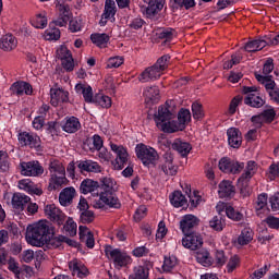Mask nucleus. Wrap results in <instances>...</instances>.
Listing matches in <instances>:
<instances>
[{
    "label": "nucleus",
    "mask_w": 279,
    "mask_h": 279,
    "mask_svg": "<svg viewBox=\"0 0 279 279\" xmlns=\"http://www.w3.org/2000/svg\"><path fill=\"white\" fill-rule=\"evenodd\" d=\"M10 92L16 97H23L24 95H33L34 88L32 84L25 81H16L11 85Z\"/></svg>",
    "instance_id": "obj_18"
},
{
    "label": "nucleus",
    "mask_w": 279,
    "mask_h": 279,
    "mask_svg": "<svg viewBox=\"0 0 279 279\" xmlns=\"http://www.w3.org/2000/svg\"><path fill=\"white\" fill-rule=\"evenodd\" d=\"M57 8L59 10V16L70 22L73 13H71V8L68 4H63L61 2L57 3Z\"/></svg>",
    "instance_id": "obj_46"
},
{
    "label": "nucleus",
    "mask_w": 279,
    "mask_h": 279,
    "mask_svg": "<svg viewBox=\"0 0 279 279\" xmlns=\"http://www.w3.org/2000/svg\"><path fill=\"white\" fill-rule=\"evenodd\" d=\"M228 144L233 149H239L243 143V135L241 134V130L238 128H230L227 130Z\"/></svg>",
    "instance_id": "obj_21"
},
{
    "label": "nucleus",
    "mask_w": 279,
    "mask_h": 279,
    "mask_svg": "<svg viewBox=\"0 0 279 279\" xmlns=\"http://www.w3.org/2000/svg\"><path fill=\"white\" fill-rule=\"evenodd\" d=\"M173 113L169 110V107L159 106L158 111L155 113V123L161 132L165 134H171Z\"/></svg>",
    "instance_id": "obj_4"
},
{
    "label": "nucleus",
    "mask_w": 279,
    "mask_h": 279,
    "mask_svg": "<svg viewBox=\"0 0 279 279\" xmlns=\"http://www.w3.org/2000/svg\"><path fill=\"white\" fill-rule=\"evenodd\" d=\"M8 263V269L9 271H12L14 274L16 279L21 278V268L19 267V263H16V259L14 257H10Z\"/></svg>",
    "instance_id": "obj_50"
},
{
    "label": "nucleus",
    "mask_w": 279,
    "mask_h": 279,
    "mask_svg": "<svg viewBox=\"0 0 279 279\" xmlns=\"http://www.w3.org/2000/svg\"><path fill=\"white\" fill-rule=\"evenodd\" d=\"M0 49L3 51H12V49H16V37L13 35H3L0 38Z\"/></svg>",
    "instance_id": "obj_36"
},
{
    "label": "nucleus",
    "mask_w": 279,
    "mask_h": 279,
    "mask_svg": "<svg viewBox=\"0 0 279 279\" xmlns=\"http://www.w3.org/2000/svg\"><path fill=\"white\" fill-rule=\"evenodd\" d=\"M102 15L104 19H109L111 23H114V21H117V19L114 17L117 15V2H114V0L105 1V9Z\"/></svg>",
    "instance_id": "obj_31"
},
{
    "label": "nucleus",
    "mask_w": 279,
    "mask_h": 279,
    "mask_svg": "<svg viewBox=\"0 0 279 279\" xmlns=\"http://www.w3.org/2000/svg\"><path fill=\"white\" fill-rule=\"evenodd\" d=\"M218 215L214 216L213 219L209 221L210 228L213 230H216L217 232H221L223 228H226V216H223V211L221 209V206H217Z\"/></svg>",
    "instance_id": "obj_28"
},
{
    "label": "nucleus",
    "mask_w": 279,
    "mask_h": 279,
    "mask_svg": "<svg viewBox=\"0 0 279 279\" xmlns=\"http://www.w3.org/2000/svg\"><path fill=\"white\" fill-rule=\"evenodd\" d=\"M267 199H269V196L267 193H262L257 196V202H256V210H263V208H267Z\"/></svg>",
    "instance_id": "obj_58"
},
{
    "label": "nucleus",
    "mask_w": 279,
    "mask_h": 279,
    "mask_svg": "<svg viewBox=\"0 0 279 279\" xmlns=\"http://www.w3.org/2000/svg\"><path fill=\"white\" fill-rule=\"evenodd\" d=\"M90 40L96 47L101 49L110 43V36L106 33H94L90 35Z\"/></svg>",
    "instance_id": "obj_37"
},
{
    "label": "nucleus",
    "mask_w": 279,
    "mask_h": 279,
    "mask_svg": "<svg viewBox=\"0 0 279 279\" xmlns=\"http://www.w3.org/2000/svg\"><path fill=\"white\" fill-rule=\"evenodd\" d=\"M45 215L52 221V223H56L57 226H64V221L66 220V215L60 210L56 206V204H49L45 206Z\"/></svg>",
    "instance_id": "obj_11"
},
{
    "label": "nucleus",
    "mask_w": 279,
    "mask_h": 279,
    "mask_svg": "<svg viewBox=\"0 0 279 279\" xmlns=\"http://www.w3.org/2000/svg\"><path fill=\"white\" fill-rule=\"evenodd\" d=\"M133 271L129 279H149V268L145 266H136Z\"/></svg>",
    "instance_id": "obj_43"
},
{
    "label": "nucleus",
    "mask_w": 279,
    "mask_h": 279,
    "mask_svg": "<svg viewBox=\"0 0 279 279\" xmlns=\"http://www.w3.org/2000/svg\"><path fill=\"white\" fill-rule=\"evenodd\" d=\"M182 245L186 250H199V247L204 245V238H202V234L197 232L184 234V238L182 239Z\"/></svg>",
    "instance_id": "obj_15"
},
{
    "label": "nucleus",
    "mask_w": 279,
    "mask_h": 279,
    "mask_svg": "<svg viewBox=\"0 0 279 279\" xmlns=\"http://www.w3.org/2000/svg\"><path fill=\"white\" fill-rule=\"evenodd\" d=\"M252 241H254V230L250 227H245L238 235L236 243L243 247L245 245H250Z\"/></svg>",
    "instance_id": "obj_29"
},
{
    "label": "nucleus",
    "mask_w": 279,
    "mask_h": 279,
    "mask_svg": "<svg viewBox=\"0 0 279 279\" xmlns=\"http://www.w3.org/2000/svg\"><path fill=\"white\" fill-rule=\"evenodd\" d=\"M17 141L21 147H28V149H35V151H45L43 140L36 133L27 131L21 132L17 135Z\"/></svg>",
    "instance_id": "obj_5"
},
{
    "label": "nucleus",
    "mask_w": 279,
    "mask_h": 279,
    "mask_svg": "<svg viewBox=\"0 0 279 279\" xmlns=\"http://www.w3.org/2000/svg\"><path fill=\"white\" fill-rule=\"evenodd\" d=\"M60 128L66 134H76L82 130V122H80V118L74 116H68L60 122Z\"/></svg>",
    "instance_id": "obj_14"
},
{
    "label": "nucleus",
    "mask_w": 279,
    "mask_h": 279,
    "mask_svg": "<svg viewBox=\"0 0 279 279\" xmlns=\"http://www.w3.org/2000/svg\"><path fill=\"white\" fill-rule=\"evenodd\" d=\"M197 226H199V218L191 214L183 216L180 220V230L183 234L192 233Z\"/></svg>",
    "instance_id": "obj_17"
},
{
    "label": "nucleus",
    "mask_w": 279,
    "mask_h": 279,
    "mask_svg": "<svg viewBox=\"0 0 279 279\" xmlns=\"http://www.w3.org/2000/svg\"><path fill=\"white\" fill-rule=\"evenodd\" d=\"M174 34H175V29L171 27L159 28L156 32V36L159 38V40H166V43H171V40H173Z\"/></svg>",
    "instance_id": "obj_41"
},
{
    "label": "nucleus",
    "mask_w": 279,
    "mask_h": 279,
    "mask_svg": "<svg viewBox=\"0 0 279 279\" xmlns=\"http://www.w3.org/2000/svg\"><path fill=\"white\" fill-rule=\"evenodd\" d=\"M44 37L46 40H60V29L56 26L51 27V24H49L48 29L45 31Z\"/></svg>",
    "instance_id": "obj_47"
},
{
    "label": "nucleus",
    "mask_w": 279,
    "mask_h": 279,
    "mask_svg": "<svg viewBox=\"0 0 279 279\" xmlns=\"http://www.w3.org/2000/svg\"><path fill=\"white\" fill-rule=\"evenodd\" d=\"M192 114L193 119L195 121H202L206 117V113L204 112V106L202 104L195 101L192 104Z\"/></svg>",
    "instance_id": "obj_45"
},
{
    "label": "nucleus",
    "mask_w": 279,
    "mask_h": 279,
    "mask_svg": "<svg viewBox=\"0 0 279 279\" xmlns=\"http://www.w3.org/2000/svg\"><path fill=\"white\" fill-rule=\"evenodd\" d=\"M244 104L251 106V108H263L265 106V100L256 94H250L244 98Z\"/></svg>",
    "instance_id": "obj_39"
},
{
    "label": "nucleus",
    "mask_w": 279,
    "mask_h": 279,
    "mask_svg": "<svg viewBox=\"0 0 279 279\" xmlns=\"http://www.w3.org/2000/svg\"><path fill=\"white\" fill-rule=\"evenodd\" d=\"M169 199L171 206H173L174 208H182L187 204L186 196L182 194V191H174L170 194Z\"/></svg>",
    "instance_id": "obj_33"
},
{
    "label": "nucleus",
    "mask_w": 279,
    "mask_h": 279,
    "mask_svg": "<svg viewBox=\"0 0 279 279\" xmlns=\"http://www.w3.org/2000/svg\"><path fill=\"white\" fill-rule=\"evenodd\" d=\"M241 101H243V96H240V95H238L231 99L229 109H228V114L230 117H232L233 114L236 113V108H239V104H241Z\"/></svg>",
    "instance_id": "obj_52"
},
{
    "label": "nucleus",
    "mask_w": 279,
    "mask_h": 279,
    "mask_svg": "<svg viewBox=\"0 0 279 279\" xmlns=\"http://www.w3.org/2000/svg\"><path fill=\"white\" fill-rule=\"evenodd\" d=\"M191 121V110L189 109H180L178 113V120H172V130H170L171 134L174 132H184L186 130V123Z\"/></svg>",
    "instance_id": "obj_12"
},
{
    "label": "nucleus",
    "mask_w": 279,
    "mask_h": 279,
    "mask_svg": "<svg viewBox=\"0 0 279 279\" xmlns=\"http://www.w3.org/2000/svg\"><path fill=\"white\" fill-rule=\"evenodd\" d=\"M123 62H124L123 57H111L107 61V69H119V66H121Z\"/></svg>",
    "instance_id": "obj_55"
},
{
    "label": "nucleus",
    "mask_w": 279,
    "mask_h": 279,
    "mask_svg": "<svg viewBox=\"0 0 279 279\" xmlns=\"http://www.w3.org/2000/svg\"><path fill=\"white\" fill-rule=\"evenodd\" d=\"M66 184H69L66 174L52 173L49 180L48 191H60V189L66 186Z\"/></svg>",
    "instance_id": "obj_23"
},
{
    "label": "nucleus",
    "mask_w": 279,
    "mask_h": 279,
    "mask_svg": "<svg viewBox=\"0 0 279 279\" xmlns=\"http://www.w3.org/2000/svg\"><path fill=\"white\" fill-rule=\"evenodd\" d=\"M105 254L108 258H111L114 267L118 269L132 264V257L128 253L122 252L121 248H113L111 245H108L105 247Z\"/></svg>",
    "instance_id": "obj_6"
},
{
    "label": "nucleus",
    "mask_w": 279,
    "mask_h": 279,
    "mask_svg": "<svg viewBox=\"0 0 279 279\" xmlns=\"http://www.w3.org/2000/svg\"><path fill=\"white\" fill-rule=\"evenodd\" d=\"M266 223L268 228H271L272 230H279V218L275 216H268L266 218Z\"/></svg>",
    "instance_id": "obj_64"
},
{
    "label": "nucleus",
    "mask_w": 279,
    "mask_h": 279,
    "mask_svg": "<svg viewBox=\"0 0 279 279\" xmlns=\"http://www.w3.org/2000/svg\"><path fill=\"white\" fill-rule=\"evenodd\" d=\"M80 221L84 225L93 223L95 221V211L89 209L81 211Z\"/></svg>",
    "instance_id": "obj_51"
},
{
    "label": "nucleus",
    "mask_w": 279,
    "mask_h": 279,
    "mask_svg": "<svg viewBox=\"0 0 279 279\" xmlns=\"http://www.w3.org/2000/svg\"><path fill=\"white\" fill-rule=\"evenodd\" d=\"M255 78L259 84H263L268 93H271V90H276V81L274 80L272 75H262L255 72Z\"/></svg>",
    "instance_id": "obj_35"
},
{
    "label": "nucleus",
    "mask_w": 279,
    "mask_h": 279,
    "mask_svg": "<svg viewBox=\"0 0 279 279\" xmlns=\"http://www.w3.org/2000/svg\"><path fill=\"white\" fill-rule=\"evenodd\" d=\"M50 173H56V175H66V169L60 161H51L49 165Z\"/></svg>",
    "instance_id": "obj_48"
},
{
    "label": "nucleus",
    "mask_w": 279,
    "mask_h": 279,
    "mask_svg": "<svg viewBox=\"0 0 279 279\" xmlns=\"http://www.w3.org/2000/svg\"><path fill=\"white\" fill-rule=\"evenodd\" d=\"M165 162L159 166L165 175H175L178 173V167L173 166V155L171 153L163 154Z\"/></svg>",
    "instance_id": "obj_22"
},
{
    "label": "nucleus",
    "mask_w": 279,
    "mask_h": 279,
    "mask_svg": "<svg viewBox=\"0 0 279 279\" xmlns=\"http://www.w3.org/2000/svg\"><path fill=\"white\" fill-rule=\"evenodd\" d=\"M144 97L148 104H158L160 101V89H158V86L146 87Z\"/></svg>",
    "instance_id": "obj_34"
},
{
    "label": "nucleus",
    "mask_w": 279,
    "mask_h": 279,
    "mask_svg": "<svg viewBox=\"0 0 279 279\" xmlns=\"http://www.w3.org/2000/svg\"><path fill=\"white\" fill-rule=\"evenodd\" d=\"M46 132L47 134H51V136L58 135V133L60 132V126L58 125V122L49 121L47 123Z\"/></svg>",
    "instance_id": "obj_61"
},
{
    "label": "nucleus",
    "mask_w": 279,
    "mask_h": 279,
    "mask_svg": "<svg viewBox=\"0 0 279 279\" xmlns=\"http://www.w3.org/2000/svg\"><path fill=\"white\" fill-rule=\"evenodd\" d=\"M175 265H178V260L175 259V257H165L162 269L163 271L169 274V271H171L173 267H175Z\"/></svg>",
    "instance_id": "obj_54"
},
{
    "label": "nucleus",
    "mask_w": 279,
    "mask_h": 279,
    "mask_svg": "<svg viewBox=\"0 0 279 279\" xmlns=\"http://www.w3.org/2000/svg\"><path fill=\"white\" fill-rule=\"evenodd\" d=\"M10 171V160L3 150H0V173H8Z\"/></svg>",
    "instance_id": "obj_53"
},
{
    "label": "nucleus",
    "mask_w": 279,
    "mask_h": 279,
    "mask_svg": "<svg viewBox=\"0 0 279 279\" xmlns=\"http://www.w3.org/2000/svg\"><path fill=\"white\" fill-rule=\"evenodd\" d=\"M172 149L174 151H178L182 158H186L189 154H191V149H193V146H191V143L189 142H182V140H174L172 143Z\"/></svg>",
    "instance_id": "obj_30"
},
{
    "label": "nucleus",
    "mask_w": 279,
    "mask_h": 279,
    "mask_svg": "<svg viewBox=\"0 0 279 279\" xmlns=\"http://www.w3.org/2000/svg\"><path fill=\"white\" fill-rule=\"evenodd\" d=\"M26 241L34 247H43L47 243H51L54 247H60L63 243L73 245V240L64 236H56V228L47 220H41L35 226H28L26 230Z\"/></svg>",
    "instance_id": "obj_1"
},
{
    "label": "nucleus",
    "mask_w": 279,
    "mask_h": 279,
    "mask_svg": "<svg viewBox=\"0 0 279 279\" xmlns=\"http://www.w3.org/2000/svg\"><path fill=\"white\" fill-rule=\"evenodd\" d=\"M220 209H222V214L225 213L231 221H243L245 219L243 213L235 209L230 203H222Z\"/></svg>",
    "instance_id": "obj_24"
},
{
    "label": "nucleus",
    "mask_w": 279,
    "mask_h": 279,
    "mask_svg": "<svg viewBox=\"0 0 279 279\" xmlns=\"http://www.w3.org/2000/svg\"><path fill=\"white\" fill-rule=\"evenodd\" d=\"M50 98L51 106L57 108V106H60V104H69V92L62 88H51Z\"/></svg>",
    "instance_id": "obj_20"
},
{
    "label": "nucleus",
    "mask_w": 279,
    "mask_h": 279,
    "mask_svg": "<svg viewBox=\"0 0 279 279\" xmlns=\"http://www.w3.org/2000/svg\"><path fill=\"white\" fill-rule=\"evenodd\" d=\"M218 167L222 173L239 175V173L245 169V162L229 157H222L219 160Z\"/></svg>",
    "instance_id": "obj_7"
},
{
    "label": "nucleus",
    "mask_w": 279,
    "mask_h": 279,
    "mask_svg": "<svg viewBox=\"0 0 279 279\" xmlns=\"http://www.w3.org/2000/svg\"><path fill=\"white\" fill-rule=\"evenodd\" d=\"M111 151L116 154V163L114 169L117 171H122V169H125V166L128 165V160L130 158V154H128V148L123 147V145H117V144H110Z\"/></svg>",
    "instance_id": "obj_10"
},
{
    "label": "nucleus",
    "mask_w": 279,
    "mask_h": 279,
    "mask_svg": "<svg viewBox=\"0 0 279 279\" xmlns=\"http://www.w3.org/2000/svg\"><path fill=\"white\" fill-rule=\"evenodd\" d=\"M32 202V198L24 193H14L12 196L11 204L15 210H25V206H27Z\"/></svg>",
    "instance_id": "obj_25"
},
{
    "label": "nucleus",
    "mask_w": 279,
    "mask_h": 279,
    "mask_svg": "<svg viewBox=\"0 0 279 279\" xmlns=\"http://www.w3.org/2000/svg\"><path fill=\"white\" fill-rule=\"evenodd\" d=\"M63 230H65L69 236H75V234H77V223L73 218H68L66 222L63 225Z\"/></svg>",
    "instance_id": "obj_49"
},
{
    "label": "nucleus",
    "mask_w": 279,
    "mask_h": 279,
    "mask_svg": "<svg viewBox=\"0 0 279 279\" xmlns=\"http://www.w3.org/2000/svg\"><path fill=\"white\" fill-rule=\"evenodd\" d=\"M77 167L81 173H84V171H86L87 173H101V166L97 161L81 160L77 161Z\"/></svg>",
    "instance_id": "obj_26"
},
{
    "label": "nucleus",
    "mask_w": 279,
    "mask_h": 279,
    "mask_svg": "<svg viewBox=\"0 0 279 279\" xmlns=\"http://www.w3.org/2000/svg\"><path fill=\"white\" fill-rule=\"evenodd\" d=\"M270 208L274 213H278L279 210V192L275 193L269 197Z\"/></svg>",
    "instance_id": "obj_63"
},
{
    "label": "nucleus",
    "mask_w": 279,
    "mask_h": 279,
    "mask_svg": "<svg viewBox=\"0 0 279 279\" xmlns=\"http://www.w3.org/2000/svg\"><path fill=\"white\" fill-rule=\"evenodd\" d=\"M92 104L99 106L100 108L108 109L112 107V98L104 94H95L94 101Z\"/></svg>",
    "instance_id": "obj_38"
},
{
    "label": "nucleus",
    "mask_w": 279,
    "mask_h": 279,
    "mask_svg": "<svg viewBox=\"0 0 279 279\" xmlns=\"http://www.w3.org/2000/svg\"><path fill=\"white\" fill-rule=\"evenodd\" d=\"M20 172L27 178H38L45 173V168L38 160L22 161L20 163Z\"/></svg>",
    "instance_id": "obj_9"
},
{
    "label": "nucleus",
    "mask_w": 279,
    "mask_h": 279,
    "mask_svg": "<svg viewBox=\"0 0 279 279\" xmlns=\"http://www.w3.org/2000/svg\"><path fill=\"white\" fill-rule=\"evenodd\" d=\"M73 276H77V278H86L88 274V268L84 264L74 263L72 266H70Z\"/></svg>",
    "instance_id": "obj_42"
},
{
    "label": "nucleus",
    "mask_w": 279,
    "mask_h": 279,
    "mask_svg": "<svg viewBox=\"0 0 279 279\" xmlns=\"http://www.w3.org/2000/svg\"><path fill=\"white\" fill-rule=\"evenodd\" d=\"M73 197H75V187H65L59 194V203L61 206H69L73 202Z\"/></svg>",
    "instance_id": "obj_32"
},
{
    "label": "nucleus",
    "mask_w": 279,
    "mask_h": 279,
    "mask_svg": "<svg viewBox=\"0 0 279 279\" xmlns=\"http://www.w3.org/2000/svg\"><path fill=\"white\" fill-rule=\"evenodd\" d=\"M218 195L220 199H232L236 195V186L230 180H222L218 184Z\"/></svg>",
    "instance_id": "obj_16"
},
{
    "label": "nucleus",
    "mask_w": 279,
    "mask_h": 279,
    "mask_svg": "<svg viewBox=\"0 0 279 279\" xmlns=\"http://www.w3.org/2000/svg\"><path fill=\"white\" fill-rule=\"evenodd\" d=\"M83 97L86 104H93L95 100V96H93V87L87 85L85 89H83Z\"/></svg>",
    "instance_id": "obj_62"
},
{
    "label": "nucleus",
    "mask_w": 279,
    "mask_h": 279,
    "mask_svg": "<svg viewBox=\"0 0 279 279\" xmlns=\"http://www.w3.org/2000/svg\"><path fill=\"white\" fill-rule=\"evenodd\" d=\"M143 2L147 4L142 9L143 14H145L146 19H154L159 12H162L166 0H143Z\"/></svg>",
    "instance_id": "obj_13"
},
{
    "label": "nucleus",
    "mask_w": 279,
    "mask_h": 279,
    "mask_svg": "<svg viewBox=\"0 0 279 279\" xmlns=\"http://www.w3.org/2000/svg\"><path fill=\"white\" fill-rule=\"evenodd\" d=\"M100 201L96 202L94 208H114L119 210L121 208V201L114 193V181L111 178H104L101 185H99Z\"/></svg>",
    "instance_id": "obj_2"
},
{
    "label": "nucleus",
    "mask_w": 279,
    "mask_h": 279,
    "mask_svg": "<svg viewBox=\"0 0 279 279\" xmlns=\"http://www.w3.org/2000/svg\"><path fill=\"white\" fill-rule=\"evenodd\" d=\"M99 189V182L93 179H84L80 185V193H82V195H88V193H90L96 197H100Z\"/></svg>",
    "instance_id": "obj_19"
},
{
    "label": "nucleus",
    "mask_w": 279,
    "mask_h": 279,
    "mask_svg": "<svg viewBox=\"0 0 279 279\" xmlns=\"http://www.w3.org/2000/svg\"><path fill=\"white\" fill-rule=\"evenodd\" d=\"M69 29L73 34H75L77 32H82V20L77 19V17L70 20L69 21Z\"/></svg>",
    "instance_id": "obj_56"
},
{
    "label": "nucleus",
    "mask_w": 279,
    "mask_h": 279,
    "mask_svg": "<svg viewBox=\"0 0 279 279\" xmlns=\"http://www.w3.org/2000/svg\"><path fill=\"white\" fill-rule=\"evenodd\" d=\"M135 154L138 160H142L144 167H149V165H154V162H156V158H158V153L156 151V149L147 147V145L143 143L136 145Z\"/></svg>",
    "instance_id": "obj_8"
},
{
    "label": "nucleus",
    "mask_w": 279,
    "mask_h": 279,
    "mask_svg": "<svg viewBox=\"0 0 279 279\" xmlns=\"http://www.w3.org/2000/svg\"><path fill=\"white\" fill-rule=\"evenodd\" d=\"M170 60L171 56H161L154 65L146 68L138 75V82L145 84L147 82H156V80H160V76L162 75L163 71H167V69L169 68Z\"/></svg>",
    "instance_id": "obj_3"
},
{
    "label": "nucleus",
    "mask_w": 279,
    "mask_h": 279,
    "mask_svg": "<svg viewBox=\"0 0 279 279\" xmlns=\"http://www.w3.org/2000/svg\"><path fill=\"white\" fill-rule=\"evenodd\" d=\"M143 25H146V22L142 17H135L131 20L129 23L130 29H135V31L143 29Z\"/></svg>",
    "instance_id": "obj_60"
},
{
    "label": "nucleus",
    "mask_w": 279,
    "mask_h": 279,
    "mask_svg": "<svg viewBox=\"0 0 279 279\" xmlns=\"http://www.w3.org/2000/svg\"><path fill=\"white\" fill-rule=\"evenodd\" d=\"M196 260L203 267H210L213 265V257H210V253L208 251H201L196 253Z\"/></svg>",
    "instance_id": "obj_44"
},
{
    "label": "nucleus",
    "mask_w": 279,
    "mask_h": 279,
    "mask_svg": "<svg viewBox=\"0 0 279 279\" xmlns=\"http://www.w3.org/2000/svg\"><path fill=\"white\" fill-rule=\"evenodd\" d=\"M239 263H241L239 255L231 256L227 264L228 274H232V271H234V269H236V267H239Z\"/></svg>",
    "instance_id": "obj_59"
},
{
    "label": "nucleus",
    "mask_w": 279,
    "mask_h": 279,
    "mask_svg": "<svg viewBox=\"0 0 279 279\" xmlns=\"http://www.w3.org/2000/svg\"><path fill=\"white\" fill-rule=\"evenodd\" d=\"M31 25L36 29H45V27H47V13L41 12L36 14V16L31 20Z\"/></svg>",
    "instance_id": "obj_40"
},
{
    "label": "nucleus",
    "mask_w": 279,
    "mask_h": 279,
    "mask_svg": "<svg viewBox=\"0 0 279 279\" xmlns=\"http://www.w3.org/2000/svg\"><path fill=\"white\" fill-rule=\"evenodd\" d=\"M265 47H269V44L267 43V36L246 43L244 49L248 53H256V51H262V49H265Z\"/></svg>",
    "instance_id": "obj_27"
},
{
    "label": "nucleus",
    "mask_w": 279,
    "mask_h": 279,
    "mask_svg": "<svg viewBox=\"0 0 279 279\" xmlns=\"http://www.w3.org/2000/svg\"><path fill=\"white\" fill-rule=\"evenodd\" d=\"M260 116L265 123H272L274 119H276V110L274 108L265 109Z\"/></svg>",
    "instance_id": "obj_57"
}]
</instances>
